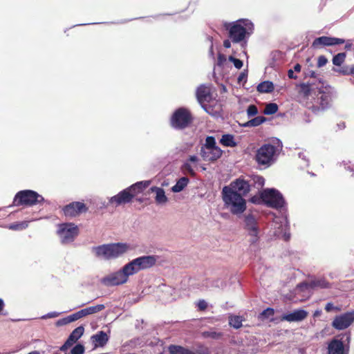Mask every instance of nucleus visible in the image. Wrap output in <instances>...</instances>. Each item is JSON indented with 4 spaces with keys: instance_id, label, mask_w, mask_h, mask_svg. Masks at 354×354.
<instances>
[{
    "instance_id": "obj_1",
    "label": "nucleus",
    "mask_w": 354,
    "mask_h": 354,
    "mask_svg": "<svg viewBox=\"0 0 354 354\" xmlns=\"http://www.w3.org/2000/svg\"><path fill=\"white\" fill-rule=\"evenodd\" d=\"M229 38L233 43H239L245 40L253 30V24L248 19H239L233 23L225 24Z\"/></svg>"
},
{
    "instance_id": "obj_2",
    "label": "nucleus",
    "mask_w": 354,
    "mask_h": 354,
    "mask_svg": "<svg viewBox=\"0 0 354 354\" xmlns=\"http://www.w3.org/2000/svg\"><path fill=\"white\" fill-rule=\"evenodd\" d=\"M225 207L234 215L243 214L247 207L246 200L238 193L223 187L221 192Z\"/></svg>"
},
{
    "instance_id": "obj_3",
    "label": "nucleus",
    "mask_w": 354,
    "mask_h": 354,
    "mask_svg": "<svg viewBox=\"0 0 354 354\" xmlns=\"http://www.w3.org/2000/svg\"><path fill=\"white\" fill-rule=\"evenodd\" d=\"M129 249V245L127 243H117L104 244L94 247L95 256L103 258L106 260L115 259L124 254Z\"/></svg>"
},
{
    "instance_id": "obj_4",
    "label": "nucleus",
    "mask_w": 354,
    "mask_h": 354,
    "mask_svg": "<svg viewBox=\"0 0 354 354\" xmlns=\"http://www.w3.org/2000/svg\"><path fill=\"white\" fill-rule=\"evenodd\" d=\"M44 201V197L37 192L26 189L17 193L13 200V205L33 206L41 203Z\"/></svg>"
},
{
    "instance_id": "obj_5",
    "label": "nucleus",
    "mask_w": 354,
    "mask_h": 354,
    "mask_svg": "<svg viewBox=\"0 0 354 354\" xmlns=\"http://www.w3.org/2000/svg\"><path fill=\"white\" fill-rule=\"evenodd\" d=\"M193 121L190 111L183 107L176 109L170 120L172 127L176 129H184L187 127Z\"/></svg>"
},
{
    "instance_id": "obj_6",
    "label": "nucleus",
    "mask_w": 354,
    "mask_h": 354,
    "mask_svg": "<svg viewBox=\"0 0 354 354\" xmlns=\"http://www.w3.org/2000/svg\"><path fill=\"white\" fill-rule=\"evenodd\" d=\"M277 147L270 144H264L257 149L255 160L259 165L269 166L274 161Z\"/></svg>"
},
{
    "instance_id": "obj_7",
    "label": "nucleus",
    "mask_w": 354,
    "mask_h": 354,
    "mask_svg": "<svg viewBox=\"0 0 354 354\" xmlns=\"http://www.w3.org/2000/svg\"><path fill=\"white\" fill-rule=\"evenodd\" d=\"M156 261L157 259L155 256H142L127 263L126 268L129 269L131 271L130 272L133 275L140 270L149 269L153 267L156 264Z\"/></svg>"
},
{
    "instance_id": "obj_8",
    "label": "nucleus",
    "mask_w": 354,
    "mask_h": 354,
    "mask_svg": "<svg viewBox=\"0 0 354 354\" xmlns=\"http://www.w3.org/2000/svg\"><path fill=\"white\" fill-rule=\"evenodd\" d=\"M129 269L126 268V265L120 270L113 272L101 279V283L106 286H115L125 283L129 277L132 275Z\"/></svg>"
},
{
    "instance_id": "obj_9",
    "label": "nucleus",
    "mask_w": 354,
    "mask_h": 354,
    "mask_svg": "<svg viewBox=\"0 0 354 354\" xmlns=\"http://www.w3.org/2000/svg\"><path fill=\"white\" fill-rule=\"evenodd\" d=\"M261 198L263 204L275 209L282 207L285 203L281 194L274 189H267L261 192Z\"/></svg>"
},
{
    "instance_id": "obj_10",
    "label": "nucleus",
    "mask_w": 354,
    "mask_h": 354,
    "mask_svg": "<svg viewBox=\"0 0 354 354\" xmlns=\"http://www.w3.org/2000/svg\"><path fill=\"white\" fill-rule=\"evenodd\" d=\"M57 234L62 243H70L73 242L79 234V228L73 223H62L59 225Z\"/></svg>"
},
{
    "instance_id": "obj_11",
    "label": "nucleus",
    "mask_w": 354,
    "mask_h": 354,
    "mask_svg": "<svg viewBox=\"0 0 354 354\" xmlns=\"http://www.w3.org/2000/svg\"><path fill=\"white\" fill-rule=\"evenodd\" d=\"M330 102L331 95L330 93L319 91L315 104H310L307 102L306 106L314 113H317L319 111H324L329 108Z\"/></svg>"
},
{
    "instance_id": "obj_12",
    "label": "nucleus",
    "mask_w": 354,
    "mask_h": 354,
    "mask_svg": "<svg viewBox=\"0 0 354 354\" xmlns=\"http://www.w3.org/2000/svg\"><path fill=\"white\" fill-rule=\"evenodd\" d=\"M252 187V185L250 180H246L244 178L239 177L231 182L230 185L225 186L224 187H227L231 191L238 193L244 198L250 192Z\"/></svg>"
},
{
    "instance_id": "obj_13",
    "label": "nucleus",
    "mask_w": 354,
    "mask_h": 354,
    "mask_svg": "<svg viewBox=\"0 0 354 354\" xmlns=\"http://www.w3.org/2000/svg\"><path fill=\"white\" fill-rule=\"evenodd\" d=\"M88 209V207L84 203L79 201L72 202L62 208L64 214L69 218L78 216L82 213H86Z\"/></svg>"
},
{
    "instance_id": "obj_14",
    "label": "nucleus",
    "mask_w": 354,
    "mask_h": 354,
    "mask_svg": "<svg viewBox=\"0 0 354 354\" xmlns=\"http://www.w3.org/2000/svg\"><path fill=\"white\" fill-rule=\"evenodd\" d=\"M354 322V311L347 312L336 316L332 322L333 328L337 330H344L350 326Z\"/></svg>"
},
{
    "instance_id": "obj_15",
    "label": "nucleus",
    "mask_w": 354,
    "mask_h": 354,
    "mask_svg": "<svg viewBox=\"0 0 354 354\" xmlns=\"http://www.w3.org/2000/svg\"><path fill=\"white\" fill-rule=\"evenodd\" d=\"M245 229L251 236L250 242L252 244L256 243L259 241V227L255 217L249 214L245 217Z\"/></svg>"
},
{
    "instance_id": "obj_16",
    "label": "nucleus",
    "mask_w": 354,
    "mask_h": 354,
    "mask_svg": "<svg viewBox=\"0 0 354 354\" xmlns=\"http://www.w3.org/2000/svg\"><path fill=\"white\" fill-rule=\"evenodd\" d=\"M346 41L344 39L322 36L316 38L312 43L313 48H319L324 46H331L338 44H342Z\"/></svg>"
},
{
    "instance_id": "obj_17",
    "label": "nucleus",
    "mask_w": 354,
    "mask_h": 354,
    "mask_svg": "<svg viewBox=\"0 0 354 354\" xmlns=\"http://www.w3.org/2000/svg\"><path fill=\"white\" fill-rule=\"evenodd\" d=\"M133 198H134L133 197V194H131L128 189L126 188L120 192L118 194L112 196L109 199V203L115 207H118L120 205H123L131 203Z\"/></svg>"
},
{
    "instance_id": "obj_18",
    "label": "nucleus",
    "mask_w": 354,
    "mask_h": 354,
    "mask_svg": "<svg viewBox=\"0 0 354 354\" xmlns=\"http://www.w3.org/2000/svg\"><path fill=\"white\" fill-rule=\"evenodd\" d=\"M84 328L82 326L77 327L70 334L65 343L60 347L59 350L66 353L83 335Z\"/></svg>"
},
{
    "instance_id": "obj_19",
    "label": "nucleus",
    "mask_w": 354,
    "mask_h": 354,
    "mask_svg": "<svg viewBox=\"0 0 354 354\" xmlns=\"http://www.w3.org/2000/svg\"><path fill=\"white\" fill-rule=\"evenodd\" d=\"M196 95L198 102L206 110L203 104L205 102H209L212 100L211 87L205 84L200 85L196 89Z\"/></svg>"
},
{
    "instance_id": "obj_20",
    "label": "nucleus",
    "mask_w": 354,
    "mask_h": 354,
    "mask_svg": "<svg viewBox=\"0 0 354 354\" xmlns=\"http://www.w3.org/2000/svg\"><path fill=\"white\" fill-rule=\"evenodd\" d=\"M223 154V151L219 147H214V149H207L201 147V156L205 161L214 162Z\"/></svg>"
},
{
    "instance_id": "obj_21",
    "label": "nucleus",
    "mask_w": 354,
    "mask_h": 354,
    "mask_svg": "<svg viewBox=\"0 0 354 354\" xmlns=\"http://www.w3.org/2000/svg\"><path fill=\"white\" fill-rule=\"evenodd\" d=\"M307 311L302 309H299L295 310L292 313L284 315L282 317L281 320H286L289 322H301L305 319L307 317Z\"/></svg>"
},
{
    "instance_id": "obj_22",
    "label": "nucleus",
    "mask_w": 354,
    "mask_h": 354,
    "mask_svg": "<svg viewBox=\"0 0 354 354\" xmlns=\"http://www.w3.org/2000/svg\"><path fill=\"white\" fill-rule=\"evenodd\" d=\"M328 354H345L344 343L342 340L333 339L328 346Z\"/></svg>"
},
{
    "instance_id": "obj_23",
    "label": "nucleus",
    "mask_w": 354,
    "mask_h": 354,
    "mask_svg": "<svg viewBox=\"0 0 354 354\" xmlns=\"http://www.w3.org/2000/svg\"><path fill=\"white\" fill-rule=\"evenodd\" d=\"M169 351L171 354H209L208 351H193L187 348L177 345H170L169 346Z\"/></svg>"
},
{
    "instance_id": "obj_24",
    "label": "nucleus",
    "mask_w": 354,
    "mask_h": 354,
    "mask_svg": "<svg viewBox=\"0 0 354 354\" xmlns=\"http://www.w3.org/2000/svg\"><path fill=\"white\" fill-rule=\"evenodd\" d=\"M95 348L104 346L109 341V336L104 331H99L91 337Z\"/></svg>"
},
{
    "instance_id": "obj_25",
    "label": "nucleus",
    "mask_w": 354,
    "mask_h": 354,
    "mask_svg": "<svg viewBox=\"0 0 354 354\" xmlns=\"http://www.w3.org/2000/svg\"><path fill=\"white\" fill-rule=\"evenodd\" d=\"M150 190L151 192L156 193L155 201L157 204H165L168 201V198L162 188L154 186L151 187Z\"/></svg>"
},
{
    "instance_id": "obj_26",
    "label": "nucleus",
    "mask_w": 354,
    "mask_h": 354,
    "mask_svg": "<svg viewBox=\"0 0 354 354\" xmlns=\"http://www.w3.org/2000/svg\"><path fill=\"white\" fill-rule=\"evenodd\" d=\"M105 308L104 304H98L94 306H90L80 310L82 317H86L89 315L95 314L102 311Z\"/></svg>"
},
{
    "instance_id": "obj_27",
    "label": "nucleus",
    "mask_w": 354,
    "mask_h": 354,
    "mask_svg": "<svg viewBox=\"0 0 354 354\" xmlns=\"http://www.w3.org/2000/svg\"><path fill=\"white\" fill-rule=\"evenodd\" d=\"M306 286L310 288H330V283L324 279H319L317 280L311 281L308 283H306Z\"/></svg>"
},
{
    "instance_id": "obj_28",
    "label": "nucleus",
    "mask_w": 354,
    "mask_h": 354,
    "mask_svg": "<svg viewBox=\"0 0 354 354\" xmlns=\"http://www.w3.org/2000/svg\"><path fill=\"white\" fill-rule=\"evenodd\" d=\"M220 143L225 147H234L237 143L234 140V136L232 134H224L220 140Z\"/></svg>"
},
{
    "instance_id": "obj_29",
    "label": "nucleus",
    "mask_w": 354,
    "mask_h": 354,
    "mask_svg": "<svg viewBox=\"0 0 354 354\" xmlns=\"http://www.w3.org/2000/svg\"><path fill=\"white\" fill-rule=\"evenodd\" d=\"M274 84L272 82L264 81L257 86V91L259 93H271L274 90Z\"/></svg>"
},
{
    "instance_id": "obj_30",
    "label": "nucleus",
    "mask_w": 354,
    "mask_h": 354,
    "mask_svg": "<svg viewBox=\"0 0 354 354\" xmlns=\"http://www.w3.org/2000/svg\"><path fill=\"white\" fill-rule=\"evenodd\" d=\"M188 183V178L182 177L176 182V185L171 187V191L175 193L180 192L184 189V188L187 185Z\"/></svg>"
},
{
    "instance_id": "obj_31",
    "label": "nucleus",
    "mask_w": 354,
    "mask_h": 354,
    "mask_svg": "<svg viewBox=\"0 0 354 354\" xmlns=\"http://www.w3.org/2000/svg\"><path fill=\"white\" fill-rule=\"evenodd\" d=\"M266 120H267L266 118H265L264 116H257V117L246 122L242 126L245 127H258L260 124H263L264 122H266Z\"/></svg>"
},
{
    "instance_id": "obj_32",
    "label": "nucleus",
    "mask_w": 354,
    "mask_h": 354,
    "mask_svg": "<svg viewBox=\"0 0 354 354\" xmlns=\"http://www.w3.org/2000/svg\"><path fill=\"white\" fill-rule=\"evenodd\" d=\"M243 319L241 316L231 315L229 317V324L230 326L238 329L242 326Z\"/></svg>"
},
{
    "instance_id": "obj_33",
    "label": "nucleus",
    "mask_w": 354,
    "mask_h": 354,
    "mask_svg": "<svg viewBox=\"0 0 354 354\" xmlns=\"http://www.w3.org/2000/svg\"><path fill=\"white\" fill-rule=\"evenodd\" d=\"M28 226V221H21V222H15L11 224H9L6 227L11 230L15 231H20L25 230Z\"/></svg>"
},
{
    "instance_id": "obj_34",
    "label": "nucleus",
    "mask_w": 354,
    "mask_h": 354,
    "mask_svg": "<svg viewBox=\"0 0 354 354\" xmlns=\"http://www.w3.org/2000/svg\"><path fill=\"white\" fill-rule=\"evenodd\" d=\"M346 57V53H339L333 57V64L336 66H341L342 64L344 62Z\"/></svg>"
},
{
    "instance_id": "obj_35",
    "label": "nucleus",
    "mask_w": 354,
    "mask_h": 354,
    "mask_svg": "<svg viewBox=\"0 0 354 354\" xmlns=\"http://www.w3.org/2000/svg\"><path fill=\"white\" fill-rule=\"evenodd\" d=\"M203 336L205 338H211L213 339H220L223 337V334L221 332H217L215 330L204 331Z\"/></svg>"
},
{
    "instance_id": "obj_36",
    "label": "nucleus",
    "mask_w": 354,
    "mask_h": 354,
    "mask_svg": "<svg viewBox=\"0 0 354 354\" xmlns=\"http://www.w3.org/2000/svg\"><path fill=\"white\" fill-rule=\"evenodd\" d=\"M335 71L343 75H354V65L344 66L338 69H335Z\"/></svg>"
},
{
    "instance_id": "obj_37",
    "label": "nucleus",
    "mask_w": 354,
    "mask_h": 354,
    "mask_svg": "<svg viewBox=\"0 0 354 354\" xmlns=\"http://www.w3.org/2000/svg\"><path fill=\"white\" fill-rule=\"evenodd\" d=\"M250 180L252 187H256L257 189L263 187L265 183L264 178L260 176H254Z\"/></svg>"
},
{
    "instance_id": "obj_38",
    "label": "nucleus",
    "mask_w": 354,
    "mask_h": 354,
    "mask_svg": "<svg viewBox=\"0 0 354 354\" xmlns=\"http://www.w3.org/2000/svg\"><path fill=\"white\" fill-rule=\"evenodd\" d=\"M278 109V105L276 103H269L266 104L263 113L266 115H272L276 113Z\"/></svg>"
},
{
    "instance_id": "obj_39",
    "label": "nucleus",
    "mask_w": 354,
    "mask_h": 354,
    "mask_svg": "<svg viewBox=\"0 0 354 354\" xmlns=\"http://www.w3.org/2000/svg\"><path fill=\"white\" fill-rule=\"evenodd\" d=\"M299 86L300 92L303 94L304 97L308 99L311 94V84L309 83H302Z\"/></svg>"
},
{
    "instance_id": "obj_40",
    "label": "nucleus",
    "mask_w": 354,
    "mask_h": 354,
    "mask_svg": "<svg viewBox=\"0 0 354 354\" xmlns=\"http://www.w3.org/2000/svg\"><path fill=\"white\" fill-rule=\"evenodd\" d=\"M204 149H211L214 147H218L216 145L215 138L213 136H207L205 139V143L203 147Z\"/></svg>"
},
{
    "instance_id": "obj_41",
    "label": "nucleus",
    "mask_w": 354,
    "mask_h": 354,
    "mask_svg": "<svg viewBox=\"0 0 354 354\" xmlns=\"http://www.w3.org/2000/svg\"><path fill=\"white\" fill-rule=\"evenodd\" d=\"M85 351L84 346L81 344H76L70 351L69 353L66 354H84Z\"/></svg>"
},
{
    "instance_id": "obj_42",
    "label": "nucleus",
    "mask_w": 354,
    "mask_h": 354,
    "mask_svg": "<svg viewBox=\"0 0 354 354\" xmlns=\"http://www.w3.org/2000/svg\"><path fill=\"white\" fill-rule=\"evenodd\" d=\"M129 192L133 194V197L135 198L138 194L142 192V188L136 186V183L127 187Z\"/></svg>"
},
{
    "instance_id": "obj_43",
    "label": "nucleus",
    "mask_w": 354,
    "mask_h": 354,
    "mask_svg": "<svg viewBox=\"0 0 354 354\" xmlns=\"http://www.w3.org/2000/svg\"><path fill=\"white\" fill-rule=\"evenodd\" d=\"M129 192L133 194V197L135 198L138 194L142 192V188L136 186V183L127 187Z\"/></svg>"
},
{
    "instance_id": "obj_44",
    "label": "nucleus",
    "mask_w": 354,
    "mask_h": 354,
    "mask_svg": "<svg viewBox=\"0 0 354 354\" xmlns=\"http://www.w3.org/2000/svg\"><path fill=\"white\" fill-rule=\"evenodd\" d=\"M258 113V109L256 105L250 104L247 109V114L248 117L254 116Z\"/></svg>"
},
{
    "instance_id": "obj_45",
    "label": "nucleus",
    "mask_w": 354,
    "mask_h": 354,
    "mask_svg": "<svg viewBox=\"0 0 354 354\" xmlns=\"http://www.w3.org/2000/svg\"><path fill=\"white\" fill-rule=\"evenodd\" d=\"M228 59L229 61L234 64V67L236 68L237 69H240L242 68L243 62L241 59L235 58L233 56H230Z\"/></svg>"
},
{
    "instance_id": "obj_46",
    "label": "nucleus",
    "mask_w": 354,
    "mask_h": 354,
    "mask_svg": "<svg viewBox=\"0 0 354 354\" xmlns=\"http://www.w3.org/2000/svg\"><path fill=\"white\" fill-rule=\"evenodd\" d=\"M274 309L272 308H268L266 310H263V312L261 313V316L264 318H268L272 315H274Z\"/></svg>"
},
{
    "instance_id": "obj_47",
    "label": "nucleus",
    "mask_w": 354,
    "mask_h": 354,
    "mask_svg": "<svg viewBox=\"0 0 354 354\" xmlns=\"http://www.w3.org/2000/svg\"><path fill=\"white\" fill-rule=\"evenodd\" d=\"M328 63V59L324 55H320L317 59V67L321 68Z\"/></svg>"
},
{
    "instance_id": "obj_48",
    "label": "nucleus",
    "mask_w": 354,
    "mask_h": 354,
    "mask_svg": "<svg viewBox=\"0 0 354 354\" xmlns=\"http://www.w3.org/2000/svg\"><path fill=\"white\" fill-rule=\"evenodd\" d=\"M68 318L69 322L71 323L73 322L77 321L79 319L82 318V315L79 310L72 315H68Z\"/></svg>"
},
{
    "instance_id": "obj_49",
    "label": "nucleus",
    "mask_w": 354,
    "mask_h": 354,
    "mask_svg": "<svg viewBox=\"0 0 354 354\" xmlns=\"http://www.w3.org/2000/svg\"><path fill=\"white\" fill-rule=\"evenodd\" d=\"M151 183L149 180L140 181L136 183V187H139L142 188V191L143 192Z\"/></svg>"
},
{
    "instance_id": "obj_50",
    "label": "nucleus",
    "mask_w": 354,
    "mask_h": 354,
    "mask_svg": "<svg viewBox=\"0 0 354 354\" xmlns=\"http://www.w3.org/2000/svg\"><path fill=\"white\" fill-rule=\"evenodd\" d=\"M250 201L254 204H261L263 203V198H261V194L260 196H254L251 198Z\"/></svg>"
},
{
    "instance_id": "obj_51",
    "label": "nucleus",
    "mask_w": 354,
    "mask_h": 354,
    "mask_svg": "<svg viewBox=\"0 0 354 354\" xmlns=\"http://www.w3.org/2000/svg\"><path fill=\"white\" fill-rule=\"evenodd\" d=\"M183 167L192 176H195V171L189 163H185Z\"/></svg>"
},
{
    "instance_id": "obj_52",
    "label": "nucleus",
    "mask_w": 354,
    "mask_h": 354,
    "mask_svg": "<svg viewBox=\"0 0 354 354\" xmlns=\"http://www.w3.org/2000/svg\"><path fill=\"white\" fill-rule=\"evenodd\" d=\"M225 62H226L225 55H224L223 54H218V58H217V64L218 66H223Z\"/></svg>"
},
{
    "instance_id": "obj_53",
    "label": "nucleus",
    "mask_w": 354,
    "mask_h": 354,
    "mask_svg": "<svg viewBox=\"0 0 354 354\" xmlns=\"http://www.w3.org/2000/svg\"><path fill=\"white\" fill-rule=\"evenodd\" d=\"M198 308L200 310L203 311L207 308V304L205 300H200L198 303Z\"/></svg>"
},
{
    "instance_id": "obj_54",
    "label": "nucleus",
    "mask_w": 354,
    "mask_h": 354,
    "mask_svg": "<svg viewBox=\"0 0 354 354\" xmlns=\"http://www.w3.org/2000/svg\"><path fill=\"white\" fill-rule=\"evenodd\" d=\"M69 320H68V316L64 317V318H62V319H60L59 320H57L56 324L57 326H64V325H66L68 324H69Z\"/></svg>"
},
{
    "instance_id": "obj_55",
    "label": "nucleus",
    "mask_w": 354,
    "mask_h": 354,
    "mask_svg": "<svg viewBox=\"0 0 354 354\" xmlns=\"http://www.w3.org/2000/svg\"><path fill=\"white\" fill-rule=\"evenodd\" d=\"M247 76H248V74L246 72H242L240 73V75H239L238 77V82L239 83H241V82H246V78H247Z\"/></svg>"
},
{
    "instance_id": "obj_56",
    "label": "nucleus",
    "mask_w": 354,
    "mask_h": 354,
    "mask_svg": "<svg viewBox=\"0 0 354 354\" xmlns=\"http://www.w3.org/2000/svg\"><path fill=\"white\" fill-rule=\"evenodd\" d=\"M288 76L290 79L296 80L297 78V75H295L294 71L292 69H289L288 71Z\"/></svg>"
},
{
    "instance_id": "obj_57",
    "label": "nucleus",
    "mask_w": 354,
    "mask_h": 354,
    "mask_svg": "<svg viewBox=\"0 0 354 354\" xmlns=\"http://www.w3.org/2000/svg\"><path fill=\"white\" fill-rule=\"evenodd\" d=\"M334 306L332 303H328L326 304V306H325V310L326 312H330L331 310H333L334 309Z\"/></svg>"
},
{
    "instance_id": "obj_58",
    "label": "nucleus",
    "mask_w": 354,
    "mask_h": 354,
    "mask_svg": "<svg viewBox=\"0 0 354 354\" xmlns=\"http://www.w3.org/2000/svg\"><path fill=\"white\" fill-rule=\"evenodd\" d=\"M353 46V44L351 42V41L348 40L346 42V44L344 46V49L346 50H349L351 49Z\"/></svg>"
},
{
    "instance_id": "obj_59",
    "label": "nucleus",
    "mask_w": 354,
    "mask_h": 354,
    "mask_svg": "<svg viewBox=\"0 0 354 354\" xmlns=\"http://www.w3.org/2000/svg\"><path fill=\"white\" fill-rule=\"evenodd\" d=\"M223 46L226 48H230L231 47V42L228 39H225L223 41Z\"/></svg>"
},
{
    "instance_id": "obj_60",
    "label": "nucleus",
    "mask_w": 354,
    "mask_h": 354,
    "mask_svg": "<svg viewBox=\"0 0 354 354\" xmlns=\"http://www.w3.org/2000/svg\"><path fill=\"white\" fill-rule=\"evenodd\" d=\"M198 157L196 156H190L189 158V160L190 162H197L198 161Z\"/></svg>"
},
{
    "instance_id": "obj_61",
    "label": "nucleus",
    "mask_w": 354,
    "mask_h": 354,
    "mask_svg": "<svg viewBox=\"0 0 354 354\" xmlns=\"http://www.w3.org/2000/svg\"><path fill=\"white\" fill-rule=\"evenodd\" d=\"M301 68V66L299 64H296L294 66V71L296 72H300Z\"/></svg>"
},
{
    "instance_id": "obj_62",
    "label": "nucleus",
    "mask_w": 354,
    "mask_h": 354,
    "mask_svg": "<svg viewBox=\"0 0 354 354\" xmlns=\"http://www.w3.org/2000/svg\"><path fill=\"white\" fill-rule=\"evenodd\" d=\"M4 306H5V304H4L3 300L0 298V313L3 310Z\"/></svg>"
},
{
    "instance_id": "obj_63",
    "label": "nucleus",
    "mask_w": 354,
    "mask_h": 354,
    "mask_svg": "<svg viewBox=\"0 0 354 354\" xmlns=\"http://www.w3.org/2000/svg\"><path fill=\"white\" fill-rule=\"evenodd\" d=\"M308 75L310 77H316V73L313 71H311L309 72V74Z\"/></svg>"
},
{
    "instance_id": "obj_64",
    "label": "nucleus",
    "mask_w": 354,
    "mask_h": 354,
    "mask_svg": "<svg viewBox=\"0 0 354 354\" xmlns=\"http://www.w3.org/2000/svg\"><path fill=\"white\" fill-rule=\"evenodd\" d=\"M28 354H40V353L37 351H34L29 353Z\"/></svg>"
}]
</instances>
